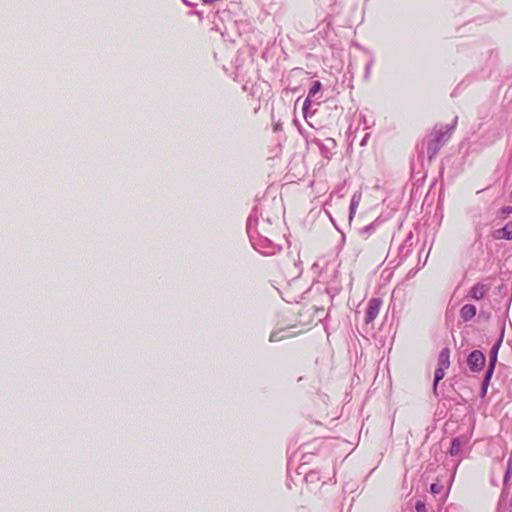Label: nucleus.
I'll return each mask as SVG.
<instances>
[{
    "instance_id": "obj_1",
    "label": "nucleus",
    "mask_w": 512,
    "mask_h": 512,
    "mask_svg": "<svg viewBox=\"0 0 512 512\" xmlns=\"http://www.w3.org/2000/svg\"><path fill=\"white\" fill-rule=\"evenodd\" d=\"M450 366V349L448 347L442 349L439 353L437 368L434 373V391L437 389V384L442 380L446 374V370Z\"/></svg>"
},
{
    "instance_id": "obj_2",
    "label": "nucleus",
    "mask_w": 512,
    "mask_h": 512,
    "mask_svg": "<svg viewBox=\"0 0 512 512\" xmlns=\"http://www.w3.org/2000/svg\"><path fill=\"white\" fill-rule=\"evenodd\" d=\"M445 141V133L441 130H434L430 134L427 141V152L429 160H432L437 155Z\"/></svg>"
},
{
    "instance_id": "obj_3",
    "label": "nucleus",
    "mask_w": 512,
    "mask_h": 512,
    "mask_svg": "<svg viewBox=\"0 0 512 512\" xmlns=\"http://www.w3.org/2000/svg\"><path fill=\"white\" fill-rule=\"evenodd\" d=\"M382 306V300L379 298H372L368 301L367 310L365 315V322L367 324L373 322L379 315Z\"/></svg>"
},
{
    "instance_id": "obj_4",
    "label": "nucleus",
    "mask_w": 512,
    "mask_h": 512,
    "mask_svg": "<svg viewBox=\"0 0 512 512\" xmlns=\"http://www.w3.org/2000/svg\"><path fill=\"white\" fill-rule=\"evenodd\" d=\"M467 362H468L469 368L472 371L478 372L483 368V366L485 364V356L483 355L482 352L475 350L470 353Z\"/></svg>"
},
{
    "instance_id": "obj_5",
    "label": "nucleus",
    "mask_w": 512,
    "mask_h": 512,
    "mask_svg": "<svg viewBox=\"0 0 512 512\" xmlns=\"http://www.w3.org/2000/svg\"><path fill=\"white\" fill-rule=\"evenodd\" d=\"M493 238L496 240H512V220L509 221L503 228L495 230L493 232Z\"/></svg>"
},
{
    "instance_id": "obj_6",
    "label": "nucleus",
    "mask_w": 512,
    "mask_h": 512,
    "mask_svg": "<svg viewBox=\"0 0 512 512\" xmlns=\"http://www.w3.org/2000/svg\"><path fill=\"white\" fill-rule=\"evenodd\" d=\"M488 290H489V288L486 285H484L482 283H477L473 287H471V289L469 290V296L472 299L480 300L485 297Z\"/></svg>"
},
{
    "instance_id": "obj_7",
    "label": "nucleus",
    "mask_w": 512,
    "mask_h": 512,
    "mask_svg": "<svg viewBox=\"0 0 512 512\" xmlns=\"http://www.w3.org/2000/svg\"><path fill=\"white\" fill-rule=\"evenodd\" d=\"M322 88V84L320 81H315L312 85V87L309 90V94L307 99L304 101L303 104V111L306 113V111L309 109L311 105V98H313Z\"/></svg>"
},
{
    "instance_id": "obj_8",
    "label": "nucleus",
    "mask_w": 512,
    "mask_h": 512,
    "mask_svg": "<svg viewBox=\"0 0 512 512\" xmlns=\"http://www.w3.org/2000/svg\"><path fill=\"white\" fill-rule=\"evenodd\" d=\"M476 315V307L471 304L464 305L460 310V316L464 321L471 320Z\"/></svg>"
},
{
    "instance_id": "obj_9",
    "label": "nucleus",
    "mask_w": 512,
    "mask_h": 512,
    "mask_svg": "<svg viewBox=\"0 0 512 512\" xmlns=\"http://www.w3.org/2000/svg\"><path fill=\"white\" fill-rule=\"evenodd\" d=\"M291 335L287 334L285 330H277L273 331L270 335L271 342L282 341L286 338H289Z\"/></svg>"
},
{
    "instance_id": "obj_10",
    "label": "nucleus",
    "mask_w": 512,
    "mask_h": 512,
    "mask_svg": "<svg viewBox=\"0 0 512 512\" xmlns=\"http://www.w3.org/2000/svg\"><path fill=\"white\" fill-rule=\"evenodd\" d=\"M496 360H497V351H495L493 356L491 357L490 366H489V369L486 372V377H485V381L486 382H488L490 380V378H491V376L493 374Z\"/></svg>"
},
{
    "instance_id": "obj_11",
    "label": "nucleus",
    "mask_w": 512,
    "mask_h": 512,
    "mask_svg": "<svg viewBox=\"0 0 512 512\" xmlns=\"http://www.w3.org/2000/svg\"><path fill=\"white\" fill-rule=\"evenodd\" d=\"M460 447V440L458 438L454 439L452 441V450H451V453H454V452H457V450L459 449Z\"/></svg>"
},
{
    "instance_id": "obj_12",
    "label": "nucleus",
    "mask_w": 512,
    "mask_h": 512,
    "mask_svg": "<svg viewBox=\"0 0 512 512\" xmlns=\"http://www.w3.org/2000/svg\"><path fill=\"white\" fill-rule=\"evenodd\" d=\"M500 213L502 214L503 218H505L507 215H509L510 213H512V207H503L500 211Z\"/></svg>"
},
{
    "instance_id": "obj_13",
    "label": "nucleus",
    "mask_w": 512,
    "mask_h": 512,
    "mask_svg": "<svg viewBox=\"0 0 512 512\" xmlns=\"http://www.w3.org/2000/svg\"><path fill=\"white\" fill-rule=\"evenodd\" d=\"M358 203L354 201V199L351 202L350 205V214L351 216L355 213Z\"/></svg>"
},
{
    "instance_id": "obj_14",
    "label": "nucleus",
    "mask_w": 512,
    "mask_h": 512,
    "mask_svg": "<svg viewBox=\"0 0 512 512\" xmlns=\"http://www.w3.org/2000/svg\"><path fill=\"white\" fill-rule=\"evenodd\" d=\"M424 508H425V506H424V504H423V503L418 502V503L416 504V510H417L418 512H423V511H424Z\"/></svg>"
},
{
    "instance_id": "obj_15",
    "label": "nucleus",
    "mask_w": 512,
    "mask_h": 512,
    "mask_svg": "<svg viewBox=\"0 0 512 512\" xmlns=\"http://www.w3.org/2000/svg\"><path fill=\"white\" fill-rule=\"evenodd\" d=\"M431 491L436 493L437 492V485L436 484H432L431 485Z\"/></svg>"
}]
</instances>
